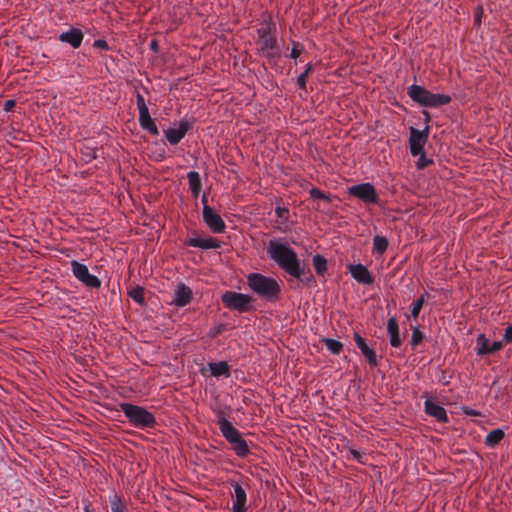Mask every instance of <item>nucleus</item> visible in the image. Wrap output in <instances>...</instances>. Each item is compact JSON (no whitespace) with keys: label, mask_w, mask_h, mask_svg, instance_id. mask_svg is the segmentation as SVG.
<instances>
[{"label":"nucleus","mask_w":512,"mask_h":512,"mask_svg":"<svg viewBox=\"0 0 512 512\" xmlns=\"http://www.w3.org/2000/svg\"><path fill=\"white\" fill-rule=\"evenodd\" d=\"M248 285L255 293L268 301L273 302L280 298L281 288L274 278L251 273L248 276Z\"/></svg>","instance_id":"nucleus-2"},{"label":"nucleus","mask_w":512,"mask_h":512,"mask_svg":"<svg viewBox=\"0 0 512 512\" xmlns=\"http://www.w3.org/2000/svg\"><path fill=\"white\" fill-rule=\"evenodd\" d=\"M505 437V431L502 428H496L490 431L485 437V445L489 448H495Z\"/></svg>","instance_id":"nucleus-23"},{"label":"nucleus","mask_w":512,"mask_h":512,"mask_svg":"<svg viewBox=\"0 0 512 512\" xmlns=\"http://www.w3.org/2000/svg\"><path fill=\"white\" fill-rule=\"evenodd\" d=\"M84 511H85V512H93V511L90 509V505H86V506L84 507Z\"/></svg>","instance_id":"nucleus-50"},{"label":"nucleus","mask_w":512,"mask_h":512,"mask_svg":"<svg viewBox=\"0 0 512 512\" xmlns=\"http://www.w3.org/2000/svg\"><path fill=\"white\" fill-rule=\"evenodd\" d=\"M300 271L302 272L300 278H298L300 281L305 282L307 285H310L311 283L315 282L314 276L312 275L310 270L305 272V270L300 267Z\"/></svg>","instance_id":"nucleus-37"},{"label":"nucleus","mask_w":512,"mask_h":512,"mask_svg":"<svg viewBox=\"0 0 512 512\" xmlns=\"http://www.w3.org/2000/svg\"><path fill=\"white\" fill-rule=\"evenodd\" d=\"M218 415L219 429L229 443L241 436L240 432L225 418V413L223 411H220Z\"/></svg>","instance_id":"nucleus-11"},{"label":"nucleus","mask_w":512,"mask_h":512,"mask_svg":"<svg viewBox=\"0 0 512 512\" xmlns=\"http://www.w3.org/2000/svg\"><path fill=\"white\" fill-rule=\"evenodd\" d=\"M192 195L197 198L201 191V178L198 172L190 171L187 175Z\"/></svg>","instance_id":"nucleus-24"},{"label":"nucleus","mask_w":512,"mask_h":512,"mask_svg":"<svg viewBox=\"0 0 512 512\" xmlns=\"http://www.w3.org/2000/svg\"><path fill=\"white\" fill-rule=\"evenodd\" d=\"M313 266L318 275H323L327 270V260L322 255H315L313 257Z\"/></svg>","instance_id":"nucleus-28"},{"label":"nucleus","mask_w":512,"mask_h":512,"mask_svg":"<svg viewBox=\"0 0 512 512\" xmlns=\"http://www.w3.org/2000/svg\"><path fill=\"white\" fill-rule=\"evenodd\" d=\"M150 49L152 51H154L155 53L159 52V44H158V41L156 39H153L150 42Z\"/></svg>","instance_id":"nucleus-46"},{"label":"nucleus","mask_w":512,"mask_h":512,"mask_svg":"<svg viewBox=\"0 0 512 512\" xmlns=\"http://www.w3.org/2000/svg\"><path fill=\"white\" fill-rule=\"evenodd\" d=\"M222 303L224 306L231 310H237L240 313L251 311L252 297L246 294L226 291L221 296Z\"/></svg>","instance_id":"nucleus-5"},{"label":"nucleus","mask_w":512,"mask_h":512,"mask_svg":"<svg viewBox=\"0 0 512 512\" xmlns=\"http://www.w3.org/2000/svg\"><path fill=\"white\" fill-rule=\"evenodd\" d=\"M420 158L418 159L417 161V168L418 169H423L425 167H427L428 165L432 164L433 161L431 159H427L424 155V152L420 154Z\"/></svg>","instance_id":"nucleus-38"},{"label":"nucleus","mask_w":512,"mask_h":512,"mask_svg":"<svg viewBox=\"0 0 512 512\" xmlns=\"http://www.w3.org/2000/svg\"><path fill=\"white\" fill-rule=\"evenodd\" d=\"M16 105V101L13 99L6 100L4 103V110L6 112L11 111Z\"/></svg>","instance_id":"nucleus-42"},{"label":"nucleus","mask_w":512,"mask_h":512,"mask_svg":"<svg viewBox=\"0 0 512 512\" xmlns=\"http://www.w3.org/2000/svg\"><path fill=\"white\" fill-rule=\"evenodd\" d=\"M502 346V341H494L490 344V341L482 335V355L497 352L502 348Z\"/></svg>","instance_id":"nucleus-26"},{"label":"nucleus","mask_w":512,"mask_h":512,"mask_svg":"<svg viewBox=\"0 0 512 512\" xmlns=\"http://www.w3.org/2000/svg\"><path fill=\"white\" fill-rule=\"evenodd\" d=\"M451 102V97L445 94H434L429 91L427 100L424 106L426 107H439Z\"/></svg>","instance_id":"nucleus-21"},{"label":"nucleus","mask_w":512,"mask_h":512,"mask_svg":"<svg viewBox=\"0 0 512 512\" xmlns=\"http://www.w3.org/2000/svg\"><path fill=\"white\" fill-rule=\"evenodd\" d=\"M424 296L422 295L420 298L417 299V301L413 304V307H412V311H411V315L412 317L414 318H417L420 311H421V308L424 304Z\"/></svg>","instance_id":"nucleus-36"},{"label":"nucleus","mask_w":512,"mask_h":512,"mask_svg":"<svg viewBox=\"0 0 512 512\" xmlns=\"http://www.w3.org/2000/svg\"><path fill=\"white\" fill-rule=\"evenodd\" d=\"M288 212H289V210L287 208H283V207L276 208V214L280 218H282L284 216V214H287Z\"/></svg>","instance_id":"nucleus-45"},{"label":"nucleus","mask_w":512,"mask_h":512,"mask_svg":"<svg viewBox=\"0 0 512 512\" xmlns=\"http://www.w3.org/2000/svg\"><path fill=\"white\" fill-rule=\"evenodd\" d=\"M301 52H302V51H301L300 49H298V47H297V46H294V47L292 48V50H291V55H290V56H291L292 58L296 59V58H298V57L301 55Z\"/></svg>","instance_id":"nucleus-44"},{"label":"nucleus","mask_w":512,"mask_h":512,"mask_svg":"<svg viewBox=\"0 0 512 512\" xmlns=\"http://www.w3.org/2000/svg\"><path fill=\"white\" fill-rule=\"evenodd\" d=\"M210 370L213 376H229L230 367L225 361L210 363Z\"/></svg>","instance_id":"nucleus-27"},{"label":"nucleus","mask_w":512,"mask_h":512,"mask_svg":"<svg viewBox=\"0 0 512 512\" xmlns=\"http://www.w3.org/2000/svg\"><path fill=\"white\" fill-rule=\"evenodd\" d=\"M350 195L359 198L365 203H377L378 195L374 186L370 183H361L349 187Z\"/></svg>","instance_id":"nucleus-8"},{"label":"nucleus","mask_w":512,"mask_h":512,"mask_svg":"<svg viewBox=\"0 0 512 512\" xmlns=\"http://www.w3.org/2000/svg\"><path fill=\"white\" fill-rule=\"evenodd\" d=\"M503 340L505 342H512V325H509L504 332Z\"/></svg>","instance_id":"nucleus-41"},{"label":"nucleus","mask_w":512,"mask_h":512,"mask_svg":"<svg viewBox=\"0 0 512 512\" xmlns=\"http://www.w3.org/2000/svg\"><path fill=\"white\" fill-rule=\"evenodd\" d=\"M309 194H310V197H311L313 200L321 199V200H324V201H325V202H327V203H331V201H332V199H331V196H330V195L325 194L323 191H321L320 189L315 188V187H313V188L309 191Z\"/></svg>","instance_id":"nucleus-32"},{"label":"nucleus","mask_w":512,"mask_h":512,"mask_svg":"<svg viewBox=\"0 0 512 512\" xmlns=\"http://www.w3.org/2000/svg\"><path fill=\"white\" fill-rule=\"evenodd\" d=\"M59 39L62 42L69 43L73 48H79L83 40V33L80 29L72 28L69 31L62 33L59 36Z\"/></svg>","instance_id":"nucleus-16"},{"label":"nucleus","mask_w":512,"mask_h":512,"mask_svg":"<svg viewBox=\"0 0 512 512\" xmlns=\"http://www.w3.org/2000/svg\"><path fill=\"white\" fill-rule=\"evenodd\" d=\"M349 271L352 277L359 283L371 285L374 283V277L368 268L362 264H350Z\"/></svg>","instance_id":"nucleus-12"},{"label":"nucleus","mask_w":512,"mask_h":512,"mask_svg":"<svg viewBox=\"0 0 512 512\" xmlns=\"http://www.w3.org/2000/svg\"><path fill=\"white\" fill-rule=\"evenodd\" d=\"M232 449L236 452V454L240 457H245L249 454L250 450L247 442L243 439L242 436H239L236 440H233L231 443Z\"/></svg>","instance_id":"nucleus-25"},{"label":"nucleus","mask_w":512,"mask_h":512,"mask_svg":"<svg viewBox=\"0 0 512 512\" xmlns=\"http://www.w3.org/2000/svg\"><path fill=\"white\" fill-rule=\"evenodd\" d=\"M187 245L192 247H199L202 249H215L220 247V241L218 239L209 238H190L187 241Z\"/></svg>","instance_id":"nucleus-18"},{"label":"nucleus","mask_w":512,"mask_h":512,"mask_svg":"<svg viewBox=\"0 0 512 512\" xmlns=\"http://www.w3.org/2000/svg\"><path fill=\"white\" fill-rule=\"evenodd\" d=\"M312 69H313L312 65L310 63L307 64L305 71L303 73H301L297 78V84L303 90H306V79H307L308 74L312 71Z\"/></svg>","instance_id":"nucleus-33"},{"label":"nucleus","mask_w":512,"mask_h":512,"mask_svg":"<svg viewBox=\"0 0 512 512\" xmlns=\"http://www.w3.org/2000/svg\"><path fill=\"white\" fill-rule=\"evenodd\" d=\"M477 345H480V335L476 339Z\"/></svg>","instance_id":"nucleus-51"},{"label":"nucleus","mask_w":512,"mask_h":512,"mask_svg":"<svg viewBox=\"0 0 512 512\" xmlns=\"http://www.w3.org/2000/svg\"><path fill=\"white\" fill-rule=\"evenodd\" d=\"M139 123L144 130L148 131L152 135L159 134V130L154 120L151 118L149 110L139 112Z\"/></svg>","instance_id":"nucleus-19"},{"label":"nucleus","mask_w":512,"mask_h":512,"mask_svg":"<svg viewBox=\"0 0 512 512\" xmlns=\"http://www.w3.org/2000/svg\"><path fill=\"white\" fill-rule=\"evenodd\" d=\"M353 339L357 347L361 350L362 355L365 357L369 365L372 367H377L378 361L376 353L372 348H370L367 345L365 339L358 332H354Z\"/></svg>","instance_id":"nucleus-10"},{"label":"nucleus","mask_w":512,"mask_h":512,"mask_svg":"<svg viewBox=\"0 0 512 512\" xmlns=\"http://www.w3.org/2000/svg\"><path fill=\"white\" fill-rule=\"evenodd\" d=\"M351 454L354 456V458H356L357 460H359L361 458V453L355 449H351Z\"/></svg>","instance_id":"nucleus-47"},{"label":"nucleus","mask_w":512,"mask_h":512,"mask_svg":"<svg viewBox=\"0 0 512 512\" xmlns=\"http://www.w3.org/2000/svg\"><path fill=\"white\" fill-rule=\"evenodd\" d=\"M258 40L257 52L268 58L269 60L277 59L280 57V51L277 44V40L272 35L271 22H263L262 27L257 30Z\"/></svg>","instance_id":"nucleus-3"},{"label":"nucleus","mask_w":512,"mask_h":512,"mask_svg":"<svg viewBox=\"0 0 512 512\" xmlns=\"http://www.w3.org/2000/svg\"><path fill=\"white\" fill-rule=\"evenodd\" d=\"M191 300H192V290L188 286H186L184 284H180L176 291V296L173 300V303L176 306L183 307V306H186L187 304H189L191 302Z\"/></svg>","instance_id":"nucleus-17"},{"label":"nucleus","mask_w":512,"mask_h":512,"mask_svg":"<svg viewBox=\"0 0 512 512\" xmlns=\"http://www.w3.org/2000/svg\"><path fill=\"white\" fill-rule=\"evenodd\" d=\"M203 219L206 225L210 228V230L214 233H223L225 231L226 225L221 216L213 210L207 204V197L203 195Z\"/></svg>","instance_id":"nucleus-6"},{"label":"nucleus","mask_w":512,"mask_h":512,"mask_svg":"<svg viewBox=\"0 0 512 512\" xmlns=\"http://www.w3.org/2000/svg\"><path fill=\"white\" fill-rule=\"evenodd\" d=\"M136 103H137L139 112L148 110V107L145 103L144 97L139 92H137V95H136Z\"/></svg>","instance_id":"nucleus-39"},{"label":"nucleus","mask_w":512,"mask_h":512,"mask_svg":"<svg viewBox=\"0 0 512 512\" xmlns=\"http://www.w3.org/2000/svg\"><path fill=\"white\" fill-rule=\"evenodd\" d=\"M189 129L190 124L187 121H182L177 129L169 128L165 131V136L170 144L175 145L181 141Z\"/></svg>","instance_id":"nucleus-14"},{"label":"nucleus","mask_w":512,"mask_h":512,"mask_svg":"<svg viewBox=\"0 0 512 512\" xmlns=\"http://www.w3.org/2000/svg\"><path fill=\"white\" fill-rule=\"evenodd\" d=\"M111 509L112 512H124L125 505L118 496H115L114 499L112 500Z\"/></svg>","instance_id":"nucleus-35"},{"label":"nucleus","mask_w":512,"mask_h":512,"mask_svg":"<svg viewBox=\"0 0 512 512\" xmlns=\"http://www.w3.org/2000/svg\"><path fill=\"white\" fill-rule=\"evenodd\" d=\"M425 412L429 416L436 418L439 422L448 421L447 413L444 407L434 403L429 399L425 401Z\"/></svg>","instance_id":"nucleus-15"},{"label":"nucleus","mask_w":512,"mask_h":512,"mask_svg":"<svg viewBox=\"0 0 512 512\" xmlns=\"http://www.w3.org/2000/svg\"><path fill=\"white\" fill-rule=\"evenodd\" d=\"M474 23L475 25H480V5L474 8Z\"/></svg>","instance_id":"nucleus-43"},{"label":"nucleus","mask_w":512,"mask_h":512,"mask_svg":"<svg viewBox=\"0 0 512 512\" xmlns=\"http://www.w3.org/2000/svg\"><path fill=\"white\" fill-rule=\"evenodd\" d=\"M230 484L235 492V500L232 508L233 512H245L247 496L244 488L234 480H231Z\"/></svg>","instance_id":"nucleus-13"},{"label":"nucleus","mask_w":512,"mask_h":512,"mask_svg":"<svg viewBox=\"0 0 512 512\" xmlns=\"http://www.w3.org/2000/svg\"><path fill=\"white\" fill-rule=\"evenodd\" d=\"M423 113H424V115H425V121H426V122H429V121H430V115H429V113H428L427 111H424Z\"/></svg>","instance_id":"nucleus-48"},{"label":"nucleus","mask_w":512,"mask_h":512,"mask_svg":"<svg viewBox=\"0 0 512 512\" xmlns=\"http://www.w3.org/2000/svg\"><path fill=\"white\" fill-rule=\"evenodd\" d=\"M269 257L274 260L280 268L295 278H300V262L296 252L286 244L270 240L267 249Z\"/></svg>","instance_id":"nucleus-1"},{"label":"nucleus","mask_w":512,"mask_h":512,"mask_svg":"<svg viewBox=\"0 0 512 512\" xmlns=\"http://www.w3.org/2000/svg\"><path fill=\"white\" fill-rule=\"evenodd\" d=\"M94 47L96 48H101L103 50H108L109 49V46H108V43L107 41L103 40V39H97L94 41Z\"/></svg>","instance_id":"nucleus-40"},{"label":"nucleus","mask_w":512,"mask_h":512,"mask_svg":"<svg viewBox=\"0 0 512 512\" xmlns=\"http://www.w3.org/2000/svg\"><path fill=\"white\" fill-rule=\"evenodd\" d=\"M323 342L333 354H339L343 350V344L340 341L331 338H325L323 339Z\"/></svg>","instance_id":"nucleus-31"},{"label":"nucleus","mask_w":512,"mask_h":512,"mask_svg":"<svg viewBox=\"0 0 512 512\" xmlns=\"http://www.w3.org/2000/svg\"><path fill=\"white\" fill-rule=\"evenodd\" d=\"M466 413H467V414H471V415H475V416L480 415V414H479L478 412H476V411H467V410H466Z\"/></svg>","instance_id":"nucleus-49"},{"label":"nucleus","mask_w":512,"mask_h":512,"mask_svg":"<svg viewBox=\"0 0 512 512\" xmlns=\"http://www.w3.org/2000/svg\"><path fill=\"white\" fill-rule=\"evenodd\" d=\"M424 338V334L420 331L419 328L415 327L412 331L411 336V345L413 347L417 346Z\"/></svg>","instance_id":"nucleus-34"},{"label":"nucleus","mask_w":512,"mask_h":512,"mask_svg":"<svg viewBox=\"0 0 512 512\" xmlns=\"http://www.w3.org/2000/svg\"><path fill=\"white\" fill-rule=\"evenodd\" d=\"M75 277L89 288H99L101 281L95 275L89 273L86 265L74 260L71 262Z\"/></svg>","instance_id":"nucleus-7"},{"label":"nucleus","mask_w":512,"mask_h":512,"mask_svg":"<svg viewBox=\"0 0 512 512\" xmlns=\"http://www.w3.org/2000/svg\"><path fill=\"white\" fill-rule=\"evenodd\" d=\"M374 250L379 254H383L388 248V240L383 236H375L373 239Z\"/></svg>","instance_id":"nucleus-30"},{"label":"nucleus","mask_w":512,"mask_h":512,"mask_svg":"<svg viewBox=\"0 0 512 512\" xmlns=\"http://www.w3.org/2000/svg\"><path fill=\"white\" fill-rule=\"evenodd\" d=\"M387 330L390 335L391 346L399 347L402 342L399 337V326L395 317H391L388 319Z\"/></svg>","instance_id":"nucleus-20"},{"label":"nucleus","mask_w":512,"mask_h":512,"mask_svg":"<svg viewBox=\"0 0 512 512\" xmlns=\"http://www.w3.org/2000/svg\"><path fill=\"white\" fill-rule=\"evenodd\" d=\"M476 351H477V355H480V347H477Z\"/></svg>","instance_id":"nucleus-52"},{"label":"nucleus","mask_w":512,"mask_h":512,"mask_svg":"<svg viewBox=\"0 0 512 512\" xmlns=\"http://www.w3.org/2000/svg\"><path fill=\"white\" fill-rule=\"evenodd\" d=\"M144 288L141 287V286H137L135 288H133L132 290H130L128 292V295L135 301L137 302L138 304H140L141 306H145L146 305V302H145V298H144Z\"/></svg>","instance_id":"nucleus-29"},{"label":"nucleus","mask_w":512,"mask_h":512,"mask_svg":"<svg viewBox=\"0 0 512 512\" xmlns=\"http://www.w3.org/2000/svg\"><path fill=\"white\" fill-rule=\"evenodd\" d=\"M121 410L128 418L129 422L136 427L152 428L156 424V419L153 413L141 406L131 403H122Z\"/></svg>","instance_id":"nucleus-4"},{"label":"nucleus","mask_w":512,"mask_h":512,"mask_svg":"<svg viewBox=\"0 0 512 512\" xmlns=\"http://www.w3.org/2000/svg\"><path fill=\"white\" fill-rule=\"evenodd\" d=\"M428 93L429 91L427 89L419 85H412L408 91L410 98L422 106H424L427 100Z\"/></svg>","instance_id":"nucleus-22"},{"label":"nucleus","mask_w":512,"mask_h":512,"mask_svg":"<svg viewBox=\"0 0 512 512\" xmlns=\"http://www.w3.org/2000/svg\"><path fill=\"white\" fill-rule=\"evenodd\" d=\"M429 127L426 126L424 130H418L414 127L410 128V152L413 156H418L424 151V145L428 139Z\"/></svg>","instance_id":"nucleus-9"}]
</instances>
